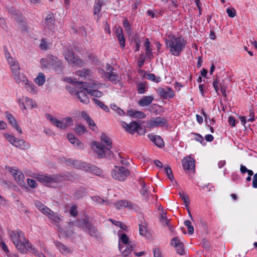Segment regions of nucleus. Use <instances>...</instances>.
<instances>
[{
	"mask_svg": "<svg viewBox=\"0 0 257 257\" xmlns=\"http://www.w3.org/2000/svg\"><path fill=\"white\" fill-rule=\"evenodd\" d=\"M166 120L164 117H156L152 118L147 123L149 127H154L157 126H163L166 123Z\"/></svg>",
	"mask_w": 257,
	"mask_h": 257,
	"instance_id": "16",
	"label": "nucleus"
},
{
	"mask_svg": "<svg viewBox=\"0 0 257 257\" xmlns=\"http://www.w3.org/2000/svg\"><path fill=\"white\" fill-rule=\"evenodd\" d=\"M35 206L40 211L45 215L50 212V209L39 201H36L35 202Z\"/></svg>",
	"mask_w": 257,
	"mask_h": 257,
	"instance_id": "33",
	"label": "nucleus"
},
{
	"mask_svg": "<svg viewBox=\"0 0 257 257\" xmlns=\"http://www.w3.org/2000/svg\"><path fill=\"white\" fill-rule=\"evenodd\" d=\"M114 207L117 209H122L124 208H127L128 209H135V206L132 203L125 201L120 200L114 203Z\"/></svg>",
	"mask_w": 257,
	"mask_h": 257,
	"instance_id": "19",
	"label": "nucleus"
},
{
	"mask_svg": "<svg viewBox=\"0 0 257 257\" xmlns=\"http://www.w3.org/2000/svg\"><path fill=\"white\" fill-rule=\"evenodd\" d=\"M67 138L69 141L74 146L80 149L83 148V144L79 140H78L73 134H68L67 135Z\"/></svg>",
	"mask_w": 257,
	"mask_h": 257,
	"instance_id": "25",
	"label": "nucleus"
},
{
	"mask_svg": "<svg viewBox=\"0 0 257 257\" xmlns=\"http://www.w3.org/2000/svg\"><path fill=\"white\" fill-rule=\"evenodd\" d=\"M7 60L10 66L13 76L20 72V67L17 61L12 57H8Z\"/></svg>",
	"mask_w": 257,
	"mask_h": 257,
	"instance_id": "21",
	"label": "nucleus"
},
{
	"mask_svg": "<svg viewBox=\"0 0 257 257\" xmlns=\"http://www.w3.org/2000/svg\"><path fill=\"white\" fill-rule=\"evenodd\" d=\"M226 13L230 18H234L236 15V11L233 8H227Z\"/></svg>",
	"mask_w": 257,
	"mask_h": 257,
	"instance_id": "54",
	"label": "nucleus"
},
{
	"mask_svg": "<svg viewBox=\"0 0 257 257\" xmlns=\"http://www.w3.org/2000/svg\"><path fill=\"white\" fill-rule=\"evenodd\" d=\"M77 97L83 103L87 104L89 102V98L84 91H79L76 93Z\"/></svg>",
	"mask_w": 257,
	"mask_h": 257,
	"instance_id": "32",
	"label": "nucleus"
},
{
	"mask_svg": "<svg viewBox=\"0 0 257 257\" xmlns=\"http://www.w3.org/2000/svg\"><path fill=\"white\" fill-rule=\"evenodd\" d=\"M0 246L2 247L3 250L5 252L6 255H7L9 253H10L9 250L8 249V246L4 242H1L0 243Z\"/></svg>",
	"mask_w": 257,
	"mask_h": 257,
	"instance_id": "60",
	"label": "nucleus"
},
{
	"mask_svg": "<svg viewBox=\"0 0 257 257\" xmlns=\"http://www.w3.org/2000/svg\"><path fill=\"white\" fill-rule=\"evenodd\" d=\"M77 207L75 205H73L70 210V214L72 216H76L77 215Z\"/></svg>",
	"mask_w": 257,
	"mask_h": 257,
	"instance_id": "56",
	"label": "nucleus"
},
{
	"mask_svg": "<svg viewBox=\"0 0 257 257\" xmlns=\"http://www.w3.org/2000/svg\"><path fill=\"white\" fill-rule=\"evenodd\" d=\"M103 5V2L102 0H98L97 2L96 3V4L94 5V11L93 14L94 15H98L99 13L100 12L101 7Z\"/></svg>",
	"mask_w": 257,
	"mask_h": 257,
	"instance_id": "43",
	"label": "nucleus"
},
{
	"mask_svg": "<svg viewBox=\"0 0 257 257\" xmlns=\"http://www.w3.org/2000/svg\"><path fill=\"white\" fill-rule=\"evenodd\" d=\"M101 84L97 82H85L82 84V87L84 90H87V93L88 91H90L91 90H94L95 89H98L100 88Z\"/></svg>",
	"mask_w": 257,
	"mask_h": 257,
	"instance_id": "24",
	"label": "nucleus"
},
{
	"mask_svg": "<svg viewBox=\"0 0 257 257\" xmlns=\"http://www.w3.org/2000/svg\"><path fill=\"white\" fill-rule=\"evenodd\" d=\"M46 117L47 119L50 121L53 125L61 130H66L73 124V119L70 117H66L61 120L50 114H46Z\"/></svg>",
	"mask_w": 257,
	"mask_h": 257,
	"instance_id": "3",
	"label": "nucleus"
},
{
	"mask_svg": "<svg viewBox=\"0 0 257 257\" xmlns=\"http://www.w3.org/2000/svg\"><path fill=\"white\" fill-rule=\"evenodd\" d=\"M46 216H47L49 218L51 219L56 224L59 223L62 220V219L60 216H58L56 213L51 210H50V212H49Z\"/></svg>",
	"mask_w": 257,
	"mask_h": 257,
	"instance_id": "36",
	"label": "nucleus"
},
{
	"mask_svg": "<svg viewBox=\"0 0 257 257\" xmlns=\"http://www.w3.org/2000/svg\"><path fill=\"white\" fill-rule=\"evenodd\" d=\"M110 108L119 115H123L124 114V112L123 111V110L118 107L115 104H111Z\"/></svg>",
	"mask_w": 257,
	"mask_h": 257,
	"instance_id": "48",
	"label": "nucleus"
},
{
	"mask_svg": "<svg viewBox=\"0 0 257 257\" xmlns=\"http://www.w3.org/2000/svg\"><path fill=\"white\" fill-rule=\"evenodd\" d=\"M39 46L41 49L47 50L49 48L50 46V43L49 42L48 39L46 38H43L40 41Z\"/></svg>",
	"mask_w": 257,
	"mask_h": 257,
	"instance_id": "42",
	"label": "nucleus"
},
{
	"mask_svg": "<svg viewBox=\"0 0 257 257\" xmlns=\"http://www.w3.org/2000/svg\"><path fill=\"white\" fill-rule=\"evenodd\" d=\"M184 169L194 172L195 171V160L190 157H187L182 160Z\"/></svg>",
	"mask_w": 257,
	"mask_h": 257,
	"instance_id": "14",
	"label": "nucleus"
},
{
	"mask_svg": "<svg viewBox=\"0 0 257 257\" xmlns=\"http://www.w3.org/2000/svg\"><path fill=\"white\" fill-rule=\"evenodd\" d=\"M66 60L72 66L81 67L84 62L75 56L73 52L67 50L65 53Z\"/></svg>",
	"mask_w": 257,
	"mask_h": 257,
	"instance_id": "12",
	"label": "nucleus"
},
{
	"mask_svg": "<svg viewBox=\"0 0 257 257\" xmlns=\"http://www.w3.org/2000/svg\"><path fill=\"white\" fill-rule=\"evenodd\" d=\"M83 116L85 118L86 121L88 123V124L89 125V127L90 129H91L93 131H95L97 130V127L93 121V120H92L86 113H84V114H83Z\"/></svg>",
	"mask_w": 257,
	"mask_h": 257,
	"instance_id": "39",
	"label": "nucleus"
},
{
	"mask_svg": "<svg viewBox=\"0 0 257 257\" xmlns=\"http://www.w3.org/2000/svg\"><path fill=\"white\" fill-rule=\"evenodd\" d=\"M164 169L168 177L170 179V180H172L174 178V176L173 175V173L171 167L169 165H166L164 166Z\"/></svg>",
	"mask_w": 257,
	"mask_h": 257,
	"instance_id": "46",
	"label": "nucleus"
},
{
	"mask_svg": "<svg viewBox=\"0 0 257 257\" xmlns=\"http://www.w3.org/2000/svg\"><path fill=\"white\" fill-rule=\"evenodd\" d=\"M93 100L96 104H97L99 107L101 108L103 110H104L106 112L109 111V108L105 105H104L102 102H101L99 100L94 98L93 99Z\"/></svg>",
	"mask_w": 257,
	"mask_h": 257,
	"instance_id": "47",
	"label": "nucleus"
},
{
	"mask_svg": "<svg viewBox=\"0 0 257 257\" xmlns=\"http://www.w3.org/2000/svg\"><path fill=\"white\" fill-rule=\"evenodd\" d=\"M154 257H163L160 249L158 248H155L154 249Z\"/></svg>",
	"mask_w": 257,
	"mask_h": 257,
	"instance_id": "61",
	"label": "nucleus"
},
{
	"mask_svg": "<svg viewBox=\"0 0 257 257\" xmlns=\"http://www.w3.org/2000/svg\"><path fill=\"white\" fill-rule=\"evenodd\" d=\"M139 231L141 235H145L146 237V239H150L151 234L150 233L148 232L145 224L140 225Z\"/></svg>",
	"mask_w": 257,
	"mask_h": 257,
	"instance_id": "40",
	"label": "nucleus"
},
{
	"mask_svg": "<svg viewBox=\"0 0 257 257\" xmlns=\"http://www.w3.org/2000/svg\"><path fill=\"white\" fill-rule=\"evenodd\" d=\"M149 138L150 140L158 147L161 148L164 146V143L163 139L159 136L150 135Z\"/></svg>",
	"mask_w": 257,
	"mask_h": 257,
	"instance_id": "29",
	"label": "nucleus"
},
{
	"mask_svg": "<svg viewBox=\"0 0 257 257\" xmlns=\"http://www.w3.org/2000/svg\"><path fill=\"white\" fill-rule=\"evenodd\" d=\"M121 125L124 130L130 134H134L137 132L139 135H144L145 134V130L135 121H132L130 123H127L124 121L121 122Z\"/></svg>",
	"mask_w": 257,
	"mask_h": 257,
	"instance_id": "8",
	"label": "nucleus"
},
{
	"mask_svg": "<svg viewBox=\"0 0 257 257\" xmlns=\"http://www.w3.org/2000/svg\"><path fill=\"white\" fill-rule=\"evenodd\" d=\"M17 249L22 253H26L28 251L35 252V248L30 242H15Z\"/></svg>",
	"mask_w": 257,
	"mask_h": 257,
	"instance_id": "13",
	"label": "nucleus"
},
{
	"mask_svg": "<svg viewBox=\"0 0 257 257\" xmlns=\"http://www.w3.org/2000/svg\"><path fill=\"white\" fill-rule=\"evenodd\" d=\"M100 138L101 143L105 144V147L109 148L110 150L112 147V143L110 139L104 134L101 135Z\"/></svg>",
	"mask_w": 257,
	"mask_h": 257,
	"instance_id": "37",
	"label": "nucleus"
},
{
	"mask_svg": "<svg viewBox=\"0 0 257 257\" xmlns=\"http://www.w3.org/2000/svg\"><path fill=\"white\" fill-rule=\"evenodd\" d=\"M90 73V71L88 69H82L76 71V74L80 77H85L88 75Z\"/></svg>",
	"mask_w": 257,
	"mask_h": 257,
	"instance_id": "49",
	"label": "nucleus"
},
{
	"mask_svg": "<svg viewBox=\"0 0 257 257\" xmlns=\"http://www.w3.org/2000/svg\"><path fill=\"white\" fill-rule=\"evenodd\" d=\"M252 187L255 188H257V173L253 177Z\"/></svg>",
	"mask_w": 257,
	"mask_h": 257,
	"instance_id": "64",
	"label": "nucleus"
},
{
	"mask_svg": "<svg viewBox=\"0 0 257 257\" xmlns=\"http://www.w3.org/2000/svg\"><path fill=\"white\" fill-rule=\"evenodd\" d=\"M145 61V58L144 56V55L142 54L140 56V57L138 60V65L139 67H140V68L142 67L143 66V65H144Z\"/></svg>",
	"mask_w": 257,
	"mask_h": 257,
	"instance_id": "58",
	"label": "nucleus"
},
{
	"mask_svg": "<svg viewBox=\"0 0 257 257\" xmlns=\"http://www.w3.org/2000/svg\"><path fill=\"white\" fill-rule=\"evenodd\" d=\"M96 89H97L91 90L90 91H88V94L96 97H101L102 95V93L101 91L97 90Z\"/></svg>",
	"mask_w": 257,
	"mask_h": 257,
	"instance_id": "51",
	"label": "nucleus"
},
{
	"mask_svg": "<svg viewBox=\"0 0 257 257\" xmlns=\"http://www.w3.org/2000/svg\"><path fill=\"white\" fill-rule=\"evenodd\" d=\"M130 242H119V249L122 255L127 256L133 250V247Z\"/></svg>",
	"mask_w": 257,
	"mask_h": 257,
	"instance_id": "15",
	"label": "nucleus"
},
{
	"mask_svg": "<svg viewBox=\"0 0 257 257\" xmlns=\"http://www.w3.org/2000/svg\"><path fill=\"white\" fill-rule=\"evenodd\" d=\"M138 92L140 94H143L145 92V86L143 83H139L138 86Z\"/></svg>",
	"mask_w": 257,
	"mask_h": 257,
	"instance_id": "57",
	"label": "nucleus"
},
{
	"mask_svg": "<svg viewBox=\"0 0 257 257\" xmlns=\"http://www.w3.org/2000/svg\"><path fill=\"white\" fill-rule=\"evenodd\" d=\"M12 16L14 18L17 19L18 21H20L22 19V14L17 10H14L12 12Z\"/></svg>",
	"mask_w": 257,
	"mask_h": 257,
	"instance_id": "52",
	"label": "nucleus"
},
{
	"mask_svg": "<svg viewBox=\"0 0 257 257\" xmlns=\"http://www.w3.org/2000/svg\"><path fill=\"white\" fill-rule=\"evenodd\" d=\"M73 226L82 228L83 230L87 231L90 236L93 237H98L99 233L95 227L87 219H84L76 221L74 223L70 222L67 225V229H69L70 232L69 235H71L73 233L71 230Z\"/></svg>",
	"mask_w": 257,
	"mask_h": 257,
	"instance_id": "2",
	"label": "nucleus"
},
{
	"mask_svg": "<svg viewBox=\"0 0 257 257\" xmlns=\"http://www.w3.org/2000/svg\"><path fill=\"white\" fill-rule=\"evenodd\" d=\"M166 45L169 48L171 53L174 56H178L183 50L186 42L182 37H169L166 40Z\"/></svg>",
	"mask_w": 257,
	"mask_h": 257,
	"instance_id": "1",
	"label": "nucleus"
},
{
	"mask_svg": "<svg viewBox=\"0 0 257 257\" xmlns=\"http://www.w3.org/2000/svg\"><path fill=\"white\" fill-rule=\"evenodd\" d=\"M159 94L165 99L172 98L174 96V92L172 89L170 87H167L166 89L162 88H159L157 90Z\"/></svg>",
	"mask_w": 257,
	"mask_h": 257,
	"instance_id": "18",
	"label": "nucleus"
},
{
	"mask_svg": "<svg viewBox=\"0 0 257 257\" xmlns=\"http://www.w3.org/2000/svg\"><path fill=\"white\" fill-rule=\"evenodd\" d=\"M92 150L95 153L99 158L111 157L112 153L109 148L105 147L103 144L98 142H92L91 144Z\"/></svg>",
	"mask_w": 257,
	"mask_h": 257,
	"instance_id": "4",
	"label": "nucleus"
},
{
	"mask_svg": "<svg viewBox=\"0 0 257 257\" xmlns=\"http://www.w3.org/2000/svg\"><path fill=\"white\" fill-rule=\"evenodd\" d=\"M84 168L86 171L90 172L95 175L98 176H103V171L96 166L86 164L84 165Z\"/></svg>",
	"mask_w": 257,
	"mask_h": 257,
	"instance_id": "22",
	"label": "nucleus"
},
{
	"mask_svg": "<svg viewBox=\"0 0 257 257\" xmlns=\"http://www.w3.org/2000/svg\"><path fill=\"white\" fill-rule=\"evenodd\" d=\"M146 78L154 82L158 83L161 81V78L160 77H157L155 76L154 74L152 73H148L147 74Z\"/></svg>",
	"mask_w": 257,
	"mask_h": 257,
	"instance_id": "45",
	"label": "nucleus"
},
{
	"mask_svg": "<svg viewBox=\"0 0 257 257\" xmlns=\"http://www.w3.org/2000/svg\"><path fill=\"white\" fill-rule=\"evenodd\" d=\"M109 80L112 81L114 83H116L119 81V77L113 71H110L109 73L107 74V76Z\"/></svg>",
	"mask_w": 257,
	"mask_h": 257,
	"instance_id": "41",
	"label": "nucleus"
},
{
	"mask_svg": "<svg viewBox=\"0 0 257 257\" xmlns=\"http://www.w3.org/2000/svg\"><path fill=\"white\" fill-rule=\"evenodd\" d=\"M154 99V97L152 95L145 96L139 101L138 104L142 107L146 106L149 105L153 101Z\"/></svg>",
	"mask_w": 257,
	"mask_h": 257,
	"instance_id": "30",
	"label": "nucleus"
},
{
	"mask_svg": "<svg viewBox=\"0 0 257 257\" xmlns=\"http://www.w3.org/2000/svg\"><path fill=\"white\" fill-rule=\"evenodd\" d=\"M126 114L129 116L139 119L144 118L146 116L143 112L133 109L127 110Z\"/></svg>",
	"mask_w": 257,
	"mask_h": 257,
	"instance_id": "23",
	"label": "nucleus"
},
{
	"mask_svg": "<svg viewBox=\"0 0 257 257\" xmlns=\"http://www.w3.org/2000/svg\"><path fill=\"white\" fill-rule=\"evenodd\" d=\"M28 184L31 188H36L37 186L36 182L33 179H27Z\"/></svg>",
	"mask_w": 257,
	"mask_h": 257,
	"instance_id": "59",
	"label": "nucleus"
},
{
	"mask_svg": "<svg viewBox=\"0 0 257 257\" xmlns=\"http://www.w3.org/2000/svg\"><path fill=\"white\" fill-rule=\"evenodd\" d=\"M4 136L11 145L17 148L22 150L28 149L30 148V144L23 139H18L15 136L8 133L4 134Z\"/></svg>",
	"mask_w": 257,
	"mask_h": 257,
	"instance_id": "5",
	"label": "nucleus"
},
{
	"mask_svg": "<svg viewBox=\"0 0 257 257\" xmlns=\"http://www.w3.org/2000/svg\"><path fill=\"white\" fill-rule=\"evenodd\" d=\"M130 175L128 170L123 166H115L111 172V176L115 180L122 181Z\"/></svg>",
	"mask_w": 257,
	"mask_h": 257,
	"instance_id": "6",
	"label": "nucleus"
},
{
	"mask_svg": "<svg viewBox=\"0 0 257 257\" xmlns=\"http://www.w3.org/2000/svg\"><path fill=\"white\" fill-rule=\"evenodd\" d=\"M34 82L39 86H42L46 81V76L42 72H39L34 79Z\"/></svg>",
	"mask_w": 257,
	"mask_h": 257,
	"instance_id": "31",
	"label": "nucleus"
},
{
	"mask_svg": "<svg viewBox=\"0 0 257 257\" xmlns=\"http://www.w3.org/2000/svg\"><path fill=\"white\" fill-rule=\"evenodd\" d=\"M116 33L117 34V38L119 41V44L122 47L125 46V40L122 34V29L120 27L116 28Z\"/></svg>",
	"mask_w": 257,
	"mask_h": 257,
	"instance_id": "35",
	"label": "nucleus"
},
{
	"mask_svg": "<svg viewBox=\"0 0 257 257\" xmlns=\"http://www.w3.org/2000/svg\"><path fill=\"white\" fill-rule=\"evenodd\" d=\"M9 236L12 241H24L26 240L24 234L20 230L10 231Z\"/></svg>",
	"mask_w": 257,
	"mask_h": 257,
	"instance_id": "17",
	"label": "nucleus"
},
{
	"mask_svg": "<svg viewBox=\"0 0 257 257\" xmlns=\"http://www.w3.org/2000/svg\"><path fill=\"white\" fill-rule=\"evenodd\" d=\"M93 200L95 202H97V203H99V204H102L105 202L104 200L100 198L99 197H98V196L93 197Z\"/></svg>",
	"mask_w": 257,
	"mask_h": 257,
	"instance_id": "62",
	"label": "nucleus"
},
{
	"mask_svg": "<svg viewBox=\"0 0 257 257\" xmlns=\"http://www.w3.org/2000/svg\"><path fill=\"white\" fill-rule=\"evenodd\" d=\"M179 194L180 197L183 200L184 203L185 204V206L187 207L189 204V200L188 196L183 192H179Z\"/></svg>",
	"mask_w": 257,
	"mask_h": 257,
	"instance_id": "50",
	"label": "nucleus"
},
{
	"mask_svg": "<svg viewBox=\"0 0 257 257\" xmlns=\"http://www.w3.org/2000/svg\"><path fill=\"white\" fill-rule=\"evenodd\" d=\"M75 131L78 135H82L86 132V130L84 125L78 124L76 125Z\"/></svg>",
	"mask_w": 257,
	"mask_h": 257,
	"instance_id": "44",
	"label": "nucleus"
},
{
	"mask_svg": "<svg viewBox=\"0 0 257 257\" xmlns=\"http://www.w3.org/2000/svg\"><path fill=\"white\" fill-rule=\"evenodd\" d=\"M7 170L13 176L17 184L21 187H25L24 175L20 170L16 168L7 167Z\"/></svg>",
	"mask_w": 257,
	"mask_h": 257,
	"instance_id": "9",
	"label": "nucleus"
},
{
	"mask_svg": "<svg viewBox=\"0 0 257 257\" xmlns=\"http://www.w3.org/2000/svg\"><path fill=\"white\" fill-rule=\"evenodd\" d=\"M55 17L54 14L49 12L45 19L44 29L46 34L53 36L55 31Z\"/></svg>",
	"mask_w": 257,
	"mask_h": 257,
	"instance_id": "7",
	"label": "nucleus"
},
{
	"mask_svg": "<svg viewBox=\"0 0 257 257\" xmlns=\"http://www.w3.org/2000/svg\"><path fill=\"white\" fill-rule=\"evenodd\" d=\"M171 245L175 248L176 252L180 254L183 255L185 253L184 244L182 242H172Z\"/></svg>",
	"mask_w": 257,
	"mask_h": 257,
	"instance_id": "28",
	"label": "nucleus"
},
{
	"mask_svg": "<svg viewBox=\"0 0 257 257\" xmlns=\"http://www.w3.org/2000/svg\"><path fill=\"white\" fill-rule=\"evenodd\" d=\"M6 117L9 120V123L20 133L22 134V130L20 126L18 124L15 118L12 114L7 113Z\"/></svg>",
	"mask_w": 257,
	"mask_h": 257,
	"instance_id": "26",
	"label": "nucleus"
},
{
	"mask_svg": "<svg viewBox=\"0 0 257 257\" xmlns=\"http://www.w3.org/2000/svg\"><path fill=\"white\" fill-rule=\"evenodd\" d=\"M118 235L119 236V239L120 241H128L129 237L124 233L122 232L121 231L118 232Z\"/></svg>",
	"mask_w": 257,
	"mask_h": 257,
	"instance_id": "53",
	"label": "nucleus"
},
{
	"mask_svg": "<svg viewBox=\"0 0 257 257\" xmlns=\"http://www.w3.org/2000/svg\"><path fill=\"white\" fill-rule=\"evenodd\" d=\"M146 56L150 59H152L153 56L152 49L150 48V42L148 39H146L145 44Z\"/></svg>",
	"mask_w": 257,
	"mask_h": 257,
	"instance_id": "38",
	"label": "nucleus"
},
{
	"mask_svg": "<svg viewBox=\"0 0 257 257\" xmlns=\"http://www.w3.org/2000/svg\"><path fill=\"white\" fill-rule=\"evenodd\" d=\"M26 90L32 94H36L38 93V88L34 84L28 79L23 85Z\"/></svg>",
	"mask_w": 257,
	"mask_h": 257,
	"instance_id": "20",
	"label": "nucleus"
},
{
	"mask_svg": "<svg viewBox=\"0 0 257 257\" xmlns=\"http://www.w3.org/2000/svg\"><path fill=\"white\" fill-rule=\"evenodd\" d=\"M56 246L59 248L60 251L63 253H67L70 252L72 249L68 247L62 242H57Z\"/></svg>",
	"mask_w": 257,
	"mask_h": 257,
	"instance_id": "34",
	"label": "nucleus"
},
{
	"mask_svg": "<svg viewBox=\"0 0 257 257\" xmlns=\"http://www.w3.org/2000/svg\"><path fill=\"white\" fill-rule=\"evenodd\" d=\"M19 105L22 110L27 108L32 109L37 107L35 101L25 96L20 97L18 99Z\"/></svg>",
	"mask_w": 257,
	"mask_h": 257,
	"instance_id": "11",
	"label": "nucleus"
},
{
	"mask_svg": "<svg viewBox=\"0 0 257 257\" xmlns=\"http://www.w3.org/2000/svg\"><path fill=\"white\" fill-rule=\"evenodd\" d=\"M228 122L230 125L232 126H234L235 125V122L236 120L234 119V118L232 116H230L228 118Z\"/></svg>",
	"mask_w": 257,
	"mask_h": 257,
	"instance_id": "63",
	"label": "nucleus"
},
{
	"mask_svg": "<svg viewBox=\"0 0 257 257\" xmlns=\"http://www.w3.org/2000/svg\"><path fill=\"white\" fill-rule=\"evenodd\" d=\"M13 77L17 83L21 85H23L25 82H26V81L28 79L26 75L20 72L17 74H15Z\"/></svg>",
	"mask_w": 257,
	"mask_h": 257,
	"instance_id": "27",
	"label": "nucleus"
},
{
	"mask_svg": "<svg viewBox=\"0 0 257 257\" xmlns=\"http://www.w3.org/2000/svg\"><path fill=\"white\" fill-rule=\"evenodd\" d=\"M123 26L128 34H130L131 33V27L127 20H124L123 21Z\"/></svg>",
	"mask_w": 257,
	"mask_h": 257,
	"instance_id": "55",
	"label": "nucleus"
},
{
	"mask_svg": "<svg viewBox=\"0 0 257 257\" xmlns=\"http://www.w3.org/2000/svg\"><path fill=\"white\" fill-rule=\"evenodd\" d=\"M35 178L40 182L45 185H51L61 181V177L58 175H37Z\"/></svg>",
	"mask_w": 257,
	"mask_h": 257,
	"instance_id": "10",
	"label": "nucleus"
}]
</instances>
